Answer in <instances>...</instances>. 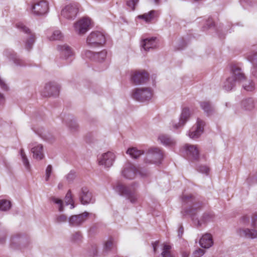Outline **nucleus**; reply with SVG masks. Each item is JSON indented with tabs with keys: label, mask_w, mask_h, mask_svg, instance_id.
<instances>
[{
	"label": "nucleus",
	"mask_w": 257,
	"mask_h": 257,
	"mask_svg": "<svg viewBox=\"0 0 257 257\" xmlns=\"http://www.w3.org/2000/svg\"><path fill=\"white\" fill-rule=\"evenodd\" d=\"M181 200L183 204V210L181 213L184 216H190L194 224H196L198 227L203 224L213 221L214 215L211 211L204 213L200 219L195 218V216L198 211L200 210L202 207V203L192 195L183 193L181 197Z\"/></svg>",
	"instance_id": "f257e3e1"
},
{
	"label": "nucleus",
	"mask_w": 257,
	"mask_h": 257,
	"mask_svg": "<svg viewBox=\"0 0 257 257\" xmlns=\"http://www.w3.org/2000/svg\"><path fill=\"white\" fill-rule=\"evenodd\" d=\"M231 75L226 79L223 86L226 91L231 90L236 86L237 83L241 82L245 79L244 74L237 65L231 66Z\"/></svg>",
	"instance_id": "f03ea898"
},
{
	"label": "nucleus",
	"mask_w": 257,
	"mask_h": 257,
	"mask_svg": "<svg viewBox=\"0 0 257 257\" xmlns=\"http://www.w3.org/2000/svg\"><path fill=\"white\" fill-rule=\"evenodd\" d=\"M113 189L120 195L127 198L132 203H135L138 199L134 186L126 187L121 184L117 183L113 186Z\"/></svg>",
	"instance_id": "7ed1b4c3"
},
{
	"label": "nucleus",
	"mask_w": 257,
	"mask_h": 257,
	"mask_svg": "<svg viewBox=\"0 0 257 257\" xmlns=\"http://www.w3.org/2000/svg\"><path fill=\"white\" fill-rule=\"evenodd\" d=\"M148 173L145 170H138L130 162H127L124 165V168L122 171V176L128 179H133L139 175L141 177H144L148 175Z\"/></svg>",
	"instance_id": "20e7f679"
},
{
	"label": "nucleus",
	"mask_w": 257,
	"mask_h": 257,
	"mask_svg": "<svg viewBox=\"0 0 257 257\" xmlns=\"http://www.w3.org/2000/svg\"><path fill=\"white\" fill-rule=\"evenodd\" d=\"M153 96V91L150 88L141 87L134 89L132 97L139 101L144 102L150 100Z\"/></svg>",
	"instance_id": "39448f33"
},
{
	"label": "nucleus",
	"mask_w": 257,
	"mask_h": 257,
	"mask_svg": "<svg viewBox=\"0 0 257 257\" xmlns=\"http://www.w3.org/2000/svg\"><path fill=\"white\" fill-rule=\"evenodd\" d=\"M105 42V38L104 34L99 31L92 32L86 39L87 45L92 47L101 46Z\"/></svg>",
	"instance_id": "423d86ee"
},
{
	"label": "nucleus",
	"mask_w": 257,
	"mask_h": 257,
	"mask_svg": "<svg viewBox=\"0 0 257 257\" xmlns=\"http://www.w3.org/2000/svg\"><path fill=\"white\" fill-rule=\"evenodd\" d=\"M255 107V102L253 98L249 97L241 100L235 113L240 114L252 110Z\"/></svg>",
	"instance_id": "0eeeda50"
},
{
	"label": "nucleus",
	"mask_w": 257,
	"mask_h": 257,
	"mask_svg": "<svg viewBox=\"0 0 257 257\" xmlns=\"http://www.w3.org/2000/svg\"><path fill=\"white\" fill-rule=\"evenodd\" d=\"M29 241L24 235L17 234L14 235L11 241V247L14 249H23L27 246Z\"/></svg>",
	"instance_id": "6e6552de"
},
{
	"label": "nucleus",
	"mask_w": 257,
	"mask_h": 257,
	"mask_svg": "<svg viewBox=\"0 0 257 257\" xmlns=\"http://www.w3.org/2000/svg\"><path fill=\"white\" fill-rule=\"evenodd\" d=\"M205 122L204 120L197 118V122L189 131L188 136L192 139H196L198 138L204 131V126Z\"/></svg>",
	"instance_id": "1a4fd4ad"
},
{
	"label": "nucleus",
	"mask_w": 257,
	"mask_h": 257,
	"mask_svg": "<svg viewBox=\"0 0 257 257\" xmlns=\"http://www.w3.org/2000/svg\"><path fill=\"white\" fill-rule=\"evenodd\" d=\"M90 25L91 20L88 18H83L75 23V31L79 35H83L90 28Z\"/></svg>",
	"instance_id": "9d476101"
},
{
	"label": "nucleus",
	"mask_w": 257,
	"mask_h": 257,
	"mask_svg": "<svg viewBox=\"0 0 257 257\" xmlns=\"http://www.w3.org/2000/svg\"><path fill=\"white\" fill-rule=\"evenodd\" d=\"M79 5L75 3L66 6L61 11V15L64 18L71 20L74 19L78 12Z\"/></svg>",
	"instance_id": "9b49d317"
},
{
	"label": "nucleus",
	"mask_w": 257,
	"mask_h": 257,
	"mask_svg": "<svg viewBox=\"0 0 257 257\" xmlns=\"http://www.w3.org/2000/svg\"><path fill=\"white\" fill-rule=\"evenodd\" d=\"M17 27L28 35V38L27 39L26 42L25 47L28 50H30L32 48L33 45L35 41V35L31 33L30 29L22 23H18L17 24Z\"/></svg>",
	"instance_id": "f8f14e48"
},
{
	"label": "nucleus",
	"mask_w": 257,
	"mask_h": 257,
	"mask_svg": "<svg viewBox=\"0 0 257 257\" xmlns=\"http://www.w3.org/2000/svg\"><path fill=\"white\" fill-rule=\"evenodd\" d=\"M89 213L84 212L78 215H72L68 218V223L70 226L78 227L82 225L87 219Z\"/></svg>",
	"instance_id": "ddd939ff"
},
{
	"label": "nucleus",
	"mask_w": 257,
	"mask_h": 257,
	"mask_svg": "<svg viewBox=\"0 0 257 257\" xmlns=\"http://www.w3.org/2000/svg\"><path fill=\"white\" fill-rule=\"evenodd\" d=\"M60 90L59 85L55 82L47 83L42 92V95L44 96H57Z\"/></svg>",
	"instance_id": "4468645a"
},
{
	"label": "nucleus",
	"mask_w": 257,
	"mask_h": 257,
	"mask_svg": "<svg viewBox=\"0 0 257 257\" xmlns=\"http://www.w3.org/2000/svg\"><path fill=\"white\" fill-rule=\"evenodd\" d=\"M191 113L190 109L188 107L182 109L178 122L173 123V128L178 129L182 127L189 120Z\"/></svg>",
	"instance_id": "2eb2a0df"
},
{
	"label": "nucleus",
	"mask_w": 257,
	"mask_h": 257,
	"mask_svg": "<svg viewBox=\"0 0 257 257\" xmlns=\"http://www.w3.org/2000/svg\"><path fill=\"white\" fill-rule=\"evenodd\" d=\"M148 78V74L145 71H134L131 75L132 81L136 84L145 83Z\"/></svg>",
	"instance_id": "dca6fc26"
},
{
	"label": "nucleus",
	"mask_w": 257,
	"mask_h": 257,
	"mask_svg": "<svg viewBox=\"0 0 257 257\" xmlns=\"http://www.w3.org/2000/svg\"><path fill=\"white\" fill-rule=\"evenodd\" d=\"M32 11L36 15L45 14L48 11V4L45 1H41L32 5Z\"/></svg>",
	"instance_id": "f3484780"
},
{
	"label": "nucleus",
	"mask_w": 257,
	"mask_h": 257,
	"mask_svg": "<svg viewBox=\"0 0 257 257\" xmlns=\"http://www.w3.org/2000/svg\"><path fill=\"white\" fill-rule=\"evenodd\" d=\"M57 49L59 52L60 58L63 60H67L74 55L71 48L66 44L58 45Z\"/></svg>",
	"instance_id": "a211bd4d"
},
{
	"label": "nucleus",
	"mask_w": 257,
	"mask_h": 257,
	"mask_svg": "<svg viewBox=\"0 0 257 257\" xmlns=\"http://www.w3.org/2000/svg\"><path fill=\"white\" fill-rule=\"evenodd\" d=\"M79 198L81 203L83 205L93 203L95 202V199L93 197L92 193L86 187L82 188Z\"/></svg>",
	"instance_id": "6ab92c4d"
},
{
	"label": "nucleus",
	"mask_w": 257,
	"mask_h": 257,
	"mask_svg": "<svg viewBox=\"0 0 257 257\" xmlns=\"http://www.w3.org/2000/svg\"><path fill=\"white\" fill-rule=\"evenodd\" d=\"M183 149L188 155L193 159L195 160L199 159V151L196 145L186 144L183 147Z\"/></svg>",
	"instance_id": "aec40b11"
},
{
	"label": "nucleus",
	"mask_w": 257,
	"mask_h": 257,
	"mask_svg": "<svg viewBox=\"0 0 257 257\" xmlns=\"http://www.w3.org/2000/svg\"><path fill=\"white\" fill-rule=\"evenodd\" d=\"M158 140L161 144L166 147L173 148L176 145V140L167 135H160L158 136Z\"/></svg>",
	"instance_id": "412c9836"
},
{
	"label": "nucleus",
	"mask_w": 257,
	"mask_h": 257,
	"mask_svg": "<svg viewBox=\"0 0 257 257\" xmlns=\"http://www.w3.org/2000/svg\"><path fill=\"white\" fill-rule=\"evenodd\" d=\"M237 233L240 237L250 239L257 238V230L254 229L239 228Z\"/></svg>",
	"instance_id": "4be33fe9"
},
{
	"label": "nucleus",
	"mask_w": 257,
	"mask_h": 257,
	"mask_svg": "<svg viewBox=\"0 0 257 257\" xmlns=\"http://www.w3.org/2000/svg\"><path fill=\"white\" fill-rule=\"evenodd\" d=\"M147 153L159 160L165 159L164 152L162 149L159 147H153L150 148L147 151Z\"/></svg>",
	"instance_id": "5701e85b"
},
{
	"label": "nucleus",
	"mask_w": 257,
	"mask_h": 257,
	"mask_svg": "<svg viewBox=\"0 0 257 257\" xmlns=\"http://www.w3.org/2000/svg\"><path fill=\"white\" fill-rule=\"evenodd\" d=\"M160 13L158 11L152 10L148 13L139 15L138 18L143 20L146 23H150L155 19L158 18Z\"/></svg>",
	"instance_id": "b1692460"
},
{
	"label": "nucleus",
	"mask_w": 257,
	"mask_h": 257,
	"mask_svg": "<svg viewBox=\"0 0 257 257\" xmlns=\"http://www.w3.org/2000/svg\"><path fill=\"white\" fill-rule=\"evenodd\" d=\"M4 55L9 60H12L17 65H23V61L19 59L14 51L10 49H6L4 52Z\"/></svg>",
	"instance_id": "393cba45"
},
{
	"label": "nucleus",
	"mask_w": 257,
	"mask_h": 257,
	"mask_svg": "<svg viewBox=\"0 0 257 257\" xmlns=\"http://www.w3.org/2000/svg\"><path fill=\"white\" fill-rule=\"evenodd\" d=\"M142 48L146 51L155 48L157 46L156 38H147L141 43Z\"/></svg>",
	"instance_id": "a878e982"
},
{
	"label": "nucleus",
	"mask_w": 257,
	"mask_h": 257,
	"mask_svg": "<svg viewBox=\"0 0 257 257\" xmlns=\"http://www.w3.org/2000/svg\"><path fill=\"white\" fill-rule=\"evenodd\" d=\"M199 244L204 248H209L213 244L212 237L210 234L206 233L200 239Z\"/></svg>",
	"instance_id": "bb28decb"
},
{
	"label": "nucleus",
	"mask_w": 257,
	"mask_h": 257,
	"mask_svg": "<svg viewBox=\"0 0 257 257\" xmlns=\"http://www.w3.org/2000/svg\"><path fill=\"white\" fill-rule=\"evenodd\" d=\"M31 152L33 153L35 159L41 160L44 159V155L42 145L38 144L32 147Z\"/></svg>",
	"instance_id": "cd10ccee"
},
{
	"label": "nucleus",
	"mask_w": 257,
	"mask_h": 257,
	"mask_svg": "<svg viewBox=\"0 0 257 257\" xmlns=\"http://www.w3.org/2000/svg\"><path fill=\"white\" fill-rule=\"evenodd\" d=\"M247 60L252 64L253 68L252 73L257 77V52H251L248 54Z\"/></svg>",
	"instance_id": "c85d7f7f"
},
{
	"label": "nucleus",
	"mask_w": 257,
	"mask_h": 257,
	"mask_svg": "<svg viewBox=\"0 0 257 257\" xmlns=\"http://www.w3.org/2000/svg\"><path fill=\"white\" fill-rule=\"evenodd\" d=\"M200 106L207 115L212 114L215 111L214 106L209 101L200 102Z\"/></svg>",
	"instance_id": "c756f323"
},
{
	"label": "nucleus",
	"mask_w": 257,
	"mask_h": 257,
	"mask_svg": "<svg viewBox=\"0 0 257 257\" xmlns=\"http://www.w3.org/2000/svg\"><path fill=\"white\" fill-rule=\"evenodd\" d=\"M126 153L132 159H138L140 156L144 154L145 152L143 150H139L136 147H132L128 148Z\"/></svg>",
	"instance_id": "7c9ffc66"
},
{
	"label": "nucleus",
	"mask_w": 257,
	"mask_h": 257,
	"mask_svg": "<svg viewBox=\"0 0 257 257\" xmlns=\"http://www.w3.org/2000/svg\"><path fill=\"white\" fill-rule=\"evenodd\" d=\"M239 83H242V87L243 89L247 91H252L255 89V85L254 82L250 80H246V77H245V79L241 82H239Z\"/></svg>",
	"instance_id": "2f4dec72"
},
{
	"label": "nucleus",
	"mask_w": 257,
	"mask_h": 257,
	"mask_svg": "<svg viewBox=\"0 0 257 257\" xmlns=\"http://www.w3.org/2000/svg\"><path fill=\"white\" fill-rule=\"evenodd\" d=\"M115 159L116 155L114 153L111 151H108L102 154L99 161H114Z\"/></svg>",
	"instance_id": "473e14b6"
},
{
	"label": "nucleus",
	"mask_w": 257,
	"mask_h": 257,
	"mask_svg": "<svg viewBox=\"0 0 257 257\" xmlns=\"http://www.w3.org/2000/svg\"><path fill=\"white\" fill-rule=\"evenodd\" d=\"M50 41L61 40L63 37V34L59 30H54L51 36H48Z\"/></svg>",
	"instance_id": "72a5a7b5"
},
{
	"label": "nucleus",
	"mask_w": 257,
	"mask_h": 257,
	"mask_svg": "<svg viewBox=\"0 0 257 257\" xmlns=\"http://www.w3.org/2000/svg\"><path fill=\"white\" fill-rule=\"evenodd\" d=\"M171 246L167 244H164L163 245V250L159 257H174L171 252Z\"/></svg>",
	"instance_id": "f704fd0d"
},
{
	"label": "nucleus",
	"mask_w": 257,
	"mask_h": 257,
	"mask_svg": "<svg viewBox=\"0 0 257 257\" xmlns=\"http://www.w3.org/2000/svg\"><path fill=\"white\" fill-rule=\"evenodd\" d=\"M11 203L10 201L6 199H0V210L6 211L9 210L11 207Z\"/></svg>",
	"instance_id": "c9c22d12"
},
{
	"label": "nucleus",
	"mask_w": 257,
	"mask_h": 257,
	"mask_svg": "<svg viewBox=\"0 0 257 257\" xmlns=\"http://www.w3.org/2000/svg\"><path fill=\"white\" fill-rule=\"evenodd\" d=\"M65 201L66 205H70V209H73L75 207L71 191L70 190L68 191L65 196Z\"/></svg>",
	"instance_id": "e433bc0d"
},
{
	"label": "nucleus",
	"mask_w": 257,
	"mask_h": 257,
	"mask_svg": "<svg viewBox=\"0 0 257 257\" xmlns=\"http://www.w3.org/2000/svg\"><path fill=\"white\" fill-rule=\"evenodd\" d=\"M51 201L52 202H53L54 204L57 205V207L58 208V210L60 212H62L64 210V204L63 201L62 200L55 197H52L51 198Z\"/></svg>",
	"instance_id": "4c0bfd02"
},
{
	"label": "nucleus",
	"mask_w": 257,
	"mask_h": 257,
	"mask_svg": "<svg viewBox=\"0 0 257 257\" xmlns=\"http://www.w3.org/2000/svg\"><path fill=\"white\" fill-rule=\"evenodd\" d=\"M115 247V242L112 238H110L104 245V249L106 251L113 249Z\"/></svg>",
	"instance_id": "58836bf2"
},
{
	"label": "nucleus",
	"mask_w": 257,
	"mask_h": 257,
	"mask_svg": "<svg viewBox=\"0 0 257 257\" xmlns=\"http://www.w3.org/2000/svg\"><path fill=\"white\" fill-rule=\"evenodd\" d=\"M68 221L67 216L63 214H59L55 215L54 221L57 223H63Z\"/></svg>",
	"instance_id": "ea45409f"
},
{
	"label": "nucleus",
	"mask_w": 257,
	"mask_h": 257,
	"mask_svg": "<svg viewBox=\"0 0 257 257\" xmlns=\"http://www.w3.org/2000/svg\"><path fill=\"white\" fill-rule=\"evenodd\" d=\"M107 52L105 51H102L100 52L95 53L94 59H97L99 62L103 61L106 57Z\"/></svg>",
	"instance_id": "a19ab883"
},
{
	"label": "nucleus",
	"mask_w": 257,
	"mask_h": 257,
	"mask_svg": "<svg viewBox=\"0 0 257 257\" xmlns=\"http://www.w3.org/2000/svg\"><path fill=\"white\" fill-rule=\"evenodd\" d=\"M75 177L76 173L75 171L72 170L70 171V172L65 176V178L69 183H72Z\"/></svg>",
	"instance_id": "79ce46f5"
},
{
	"label": "nucleus",
	"mask_w": 257,
	"mask_h": 257,
	"mask_svg": "<svg viewBox=\"0 0 257 257\" xmlns=\"http://www.w3.org/2000/svg\"><path fill=\"white\" fill-rule=\"evenodd\" d=\"M197 170L200 173L205 174L206 175L208 174L210 170L209 168L206 165L199 166H198Z\"/></svg>",
	"instance_id": "37998d69"
},
{
	"label": "nucleus",
	"mask_w": 257,
	"mask_h": 257,
	"mask_svg": "<svg viewBox=\"0 0 257 257\" xmlns=\"http://www.w3.org/2000/svg\"><path fill=\"white\" fill-rule=\"evenodd\" d=\"M82 235L80 232H76L71 237V240L74 242H78L81 240Z\"/></svg>",
	"instance_id": "c03bdc74"
},
{
	"label": "nucleus",
	"mask_w": 257,
	"mask_h": 257,
	"mask_svg": "<svg viewBox=\"0 0 257 257\" xmlns=\"http://www.w3.org/2000/svg\"><path fill=\"white\" fill-rule=\"evenodd\" d=\"M204 253L205 250L199 248L193 251L191 257H201Z\"/></svg>",
	"instance_id": "a18cd8bd"
},
{
	"label": "nucleus",
	"mask_w": 257,
	"mask_h": 257,
	"mask_svg": "<svg viewBox=\"0 0 257 257\" xmlns=\"http://www.w3.org/2000/svg\"><path fill=\"white\" fill-rule=\"evenodd\" d=\"M139 0H126V4L132 10H134Z\"/></svg>",
	"instance_id": "49530a36"
},
{
	"label": "nucleus",
	"mask_w": 257,
	"mask_h": 257,
	"mask_svg": "<svg viewBox=\"0 0 257 257\" xmlns=\"http://www.w3.org/2000/svg\"><path fill=\"white\" fill-rule=\"evenodd\" d=\"M52 167L51 165H48L46 169L45 180L48 181L52 172Z\"/></svg>",
	"instance_id": "de8ad7c7"
},
{
	"label": "nucleus",
	"mask_w": 257,
	"mask_h": 257,
	"mask_svg": "<svg viewBox=\"0 0 257 257\" xmlns=\"http://www.w3.org/2000/svg\"><path fill=\"white\" fill-rule=\"evenodd\" d=\"M98 165L104 169H108L112 166V162H98Z\"/></svg>",
	"instance_id": "09e8293b"
},
{
	"label": "nucleus",
	"mask_w": 257,
	"mask_h": 257,
	"mask_svg": "<svg viewBox=\"0 0 257 257\" xmlns=\"http://www.w3.org/2000/svg\"><path fill=\"white\" fill-rule=\"evenodd\" d=\"M95 53L92 52L90 51H85L84 52L83 55L87 58H88L89 59L94 58V55Z\"/></svg>",
	"instance_id": "8fccbe9b"
},
{
	"label": "nucleus",
	"mask_w": 257,
	"mask_h": 257,
	"mask_svg": "<svg viewBox=\"0 0 257 257\" xmlns=\"http://www.w3.org/2000/svg\"><path fill=\"white\" fill-rule=\"evenodd\" d=\"M67 125L72 130H75L77 127V124L75 122V121L73 120H70L68 123Z\"/></svg>",
	"instance_id": "3c124183"
},
{
	"label": "nucleus",
	"mask_w": 257,
	"mask_h": 257,
	"mask_svg": "<svg viewBox=\"0 0 257 257\" xmlns=\"http://www.w3.org/2000/svg\"><path fill=\"white\" fill-rule=\"evenodd\" d=\"M0 86L1 87L2 89H3L4 90H7L8 89V87L6 84L5 82L0 78Z\"/></svg>",
	"instance_id": "603ef678"
},
{
	"label": "nucleus",
	"mask_w": 257,
	"mask_h": 257,
	"mask_svg": "<svg viewBox=\"0 0 257 257\" xmlns=\"http://www.w3.org/2000/svg\"><path fill=\"white\" fill-rule=\"evenodd\" d=\"M20 155L21 156L22 161H28L27 158V156L23 149H21L20 150Z\"/></svg>",
	"instance_id": "864d4df0"
},
{
	"label": "nucleus",
	"mask_w": 257,
	"mask_h": 257,
	"mask_svg": "<svg viewBox=\"0 0 257 257\" xmlns=\"http://www.w3.org/2000/svg\"><path fill=\"white\" fill-rule=\"evenodd\" d=\"M183 233V227L182 225H180L178 230V235L179 237H181Z\"/></svg>",
	"instance_id": "5fc2aeb1"
},
{
	"label": "nucleus",
	"mask_w": 257,
	"mask_h": 257,
	"mask_svg": "<svg viewBox=\"0 0 257 257\" xmlns=\"http://www.w3.org/2000/svg\"><path fill=\"white\" fill-rule=\"evenodd\" d=\"M23 166L25 167V169L27 171H29L30 169V165L29 164V162H23Z\"/></svg>",
	"instance_id": "6e6d98bb"
},
{
	"label": "nucleus",
	"mask_w": 257,
	"mask_h": 257,
	"mask_svg": "<svg viewBox=\"0 0 257 257\" xmlns=\"http://www.w3.org/2000/svg\"><path fill=\"white\" fill-rule=\"evenodd\" d=\"M159 245V241H156L153 243H152V246L153 248L154 252H156L157 251V248Z\"/></svg>",
	"instance_id": "4d7b16f0"
},
{
	"label": "nucleus",
	"mask_w": 257,
	"mask_h": 257,
	"mask_svg": "<svg viewBox=\"0 0 257 257\" xmlns=\"http://www.w3.org/2000/svg\"><path fill=\"white\" fill-rule=\"evenodd\" d=\"M206 24L208 25V28H211V27L214 26V23L212 21V19L211 18H209Z\"/></svg>",
	"instance_id": "13d9d810"
},
{
	"label": "nucleus",
	"mask_w": 257,
	"mask_h": 257,
	"mask_svg": "<svg viewBox=\"0 0 257 257\" xmlns=\"http://www.w3.org/2000/svg\"><path fill=\"white\" fill-rule=\"evenodd\" d=\"M257 220V213H255L253 216V217L252 218V226H255V221Z\"/></svg>",
	"instance_id": "bf43d9fd"
},
{
	"label": "nucleus",
	"mask_w": 257,
	"mask_h": 257,
	"mask_svg": "<svg viewBox=\"0 0 257 257\" xmlns=\"http://www.w3.org/2000/svg\"><path fill=\"white\" fill-rule=\"evenodd\" d=\"M5 101V98L3 94H0V104L3 103Z\"/></svg>",
	"instance_id": "052dcab7"
},
{
	"label": "nucleus",
	"mask_w": 257,
	"mask_h": 257,
	"mask_svg": "<svg viewBox=\"0 0 257 257\" xmlns=\"http://www.w3.org/2000/svg\"><path fill=\"white\" fill-rule=\"evenodd\" d=\"M182 257H189V253L187 251H184L182 254Z\"/></svg>",
	"instance_id": "680f3d73"
},
{
	"label": "nucleus",
	"mask_w": 257,
	"mask_h": 257,
	"mask_svg": "<svg viewBox=\"0 0 257 257\" xmlns=\"http://www.w3.org/2000/svg\"><path fill=\"white\" fill-rule=\"evenodd\" d=\"M63 184L62 183H59L58 185V188L59 190H61L63 188Z\"/></svg>",
	"instance_id": "e2e57ef3"
},
{
	"label": "nucleus",
	"mask_w": 257,
	"mask_h": 257,
	"mask_svg": "<svg viewBox=\"0 0 257 257\" xmlns=\"http://www.w3.org/2000/svg\"><path fill=\"white\" fill-rule=\"evenodd\" d=\"M5 239V236H3L1 238H0V243H3Z\"/></svg>",
	"instance_id": "0e129e2a"
},
{
	"label": "nucleus",
	"mask_w": 257,
	"mask_h": 257,
	"mask_svg": "<svg viewBox=\"0 0 257 257\" xmlns=\"http://www.w3.org/2000/svg\"><path fill=\"white\" fill-rule=\"evenodd\" d=\"M159 0H154V2L156 4H158L159 3Z\"/></svg>",
	"instance_id": "69168bd1"
}]
</instances>
